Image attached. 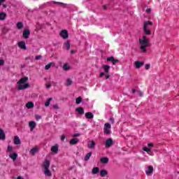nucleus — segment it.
<instances>
[{"label":"nucleus","instance_id":"36","mask_svg":"<svg viewBox=\"0 0 179 179\" xmlns=\"http://www.w3.org/2000/svg\"><path fill=\"white\" fill-rule=\"evenodd\" d=\"M52 66V63H50L48 64H47L45 66V69L46 71H48V69H50V68H51V66Z\"/></svg>","mask_w":179,"mask_h":179},{"label":"nucleus","instance_id":"19","mask_svg":"<svg viewBox=\"0 0 179 179\" xmlns=\"http://www.w3.org/2000/svg\"><path fill=\"white\" fill-rule=\"evenodd\" d=\"M113 145V138H108L106 141V148H110V146Z\"/></svg>","mask_w":179,"mask_h":179},{"label":"nucleus","instance_id":"10","mask_svg":"<svg viewBox=\"0 0 179 179\" xmlns=\"http://www.w3.org/2000/svg\"><path fill=\"white\" fill-rule=\"evenodd\" d=\"M18 47L21 48V50H27V47H26V43L24 41L18 42Z\"/></svg>","mask_w":179,"mask_h":179},{"label":"nucleus","instance_id":"48","mask_svg":"<svg viewBox=\"0 0 179 179\" xmlns=\"http://www.w3.org/2000/svg\"><path fill=\"white\" fill-rule=\"evenodd\" d=\"M66 138V137L64 135H63V136H61V140H62V141H64V139H65Z\"/></svg>","mask_w":179,"mask_h":179},{"label":"nucleus","instance_id":"32","mask_svg":"<svg viewBox=\"0 0 179 179\" xmlns=\"http://www.w3.org/2000/svg\"><path fill=\"white\" fill-rule=\"evenodd\" d=\"M143 150H144V152H146L148 155H150V148H149V147H143Z\"/></svg>","mask_w":179,"mask_h":179},{"label":"nucleus","instance_id":"50","mask_svg":"<svg viewBox=\"0 0 179 179\" xmlns=\"http://www.w3.org/2000/svg\"><path fill=\"white\" fill-rule=\"evenodd\" d=\"M105 77H106V79H108V78H110V75H108V73H106Z\"/></svg>","mask_w":179,"mask_h":179},{"label":"nucleus","instance_id":"6","mask_svg":"<svg viewBox=\"0 0 179 179\" xmlns=\"http://www.w3.org/2000/svg\"><path fill=\"white\" fill-rule=\"evenodd\" d=\"M60 37H62V38H64V40H66V38L69 37V34L68 33V31H66V29L62 30L60 31Z\"/></svg>","mask_w":179,"mask_h":179},{"label":"nucleus","instance_id":"46","mask_svg":"<svg viewBox=\"0 0 179 179\" xmlns=\"http://www.w3.org/2000/svg\"><path fill=\"white\" fill-rule=\"evenodd\" d=\"M52 3H59V5H64V3L52 1Z\"/></svg>","mask_w":179,"mask_h":179},{"label":"nucleus","instance_id":"14","mask_svg":"<svg viewBox=\"0 0 179 179\" xmlns=\"http://www.w3.org/2000/svg\"><path fill=\"white\" fill-rule=\"evenodd\" d=\"M58 150H59L58 145H55L52 146L51 148L52 153H55V155H57V153H58Z\"/></svg>","mask_w":179,"mask_h":179},{"label":"nucleus","instance_id":"1","mask_svg":"<svg viewBox=\"0 0 179 179\" xmlns=\"http://www.w3.org/2000/svg\"><path fill=\"white\" fill-rule=\"evenodd\" d=\"M139 44H140V50H141V52H146L148 50V47H150V43H149V38L148 36H143V37L139 38Z\"/></svg>","mask_w":179,"mask_h":179},{"label":"nucleus","instance_id":"37","mask_svg":"<svg viewBox=\"0 0 179 179\" xmlns=\"http://www.w3.org/2000/svg\"><path fill=\"white\" fill-rule=\"evenodd\" d=\"M13 150V147H12L11 145H8V147H7V151L8 152H12Z\"/></svg>","mask_w":179,"mask_h":179},{"label":"nucleus","instance_id":"25","mask_svg":"<svg viewBox=\"0 0 179 179\" xmlns=\"http://www.w3.org/2000/svg\"><path fill=\"white\" fill-rule=\"evenodd\" d=\"M101 163H103V164H107L108 163V158L107 157H102L100 159Z\"/></svg>","mask_w":179,"mask_h":179},{"label":"nucleus","instance_id":"35","mask_svg":"<svg viewBox=\"0 0 179 179\" xmlns=\"http://www.w3.org/2000/svg\"><path fill=\"white\" fill-rule=\"evenodd\" d=\"M76 104H80L82 103V97L79 96L76 99Z\"/></svg>","mask_w":179,"mask_h":179},{"label":"nucleus","instance_id":"59","mask_svg":"<svg viewBox=\"0 0 179 179\" xmlns=\"http://www.w3.org/2000/svg\"><path fill=\"white\" fill-rule=\"evenodd\" d=\"M148 23H150V22H148Z\"/></svg>","mask_w":179,"mask_h":179},{"label":"nucleus","instance_id":"42","mask_svg":"<svg viewBox=\"0 0 179 179\" xmlns=\"http://www.w3.org/2000/svg\"><path fill=\"white\" fill-rule=\"evenodd\" d=\"M72 136H73V138H77V136H80V134L76 133Z\"/></svg>","mask_w":179,"mask_h":179},{"label":"nucleus","instance_id":"28","mask_svg":"<svg viewBox=\"0 0 179 179\" xmlns=\"http://www.w3.org/2000/svg\"><path fill=\"white\" fill-rule=\"evenodd\" d=\"M52 98H49V99L46 101V102L45 103V107H49V106H50V103H51V101H52Z\"/></svg>","mask_w":179,"mask_h":179},{"label":"nucleus","instance_id":"30","mask_svg":"<svg viewBox=\"0 0 179 179\" xmlns=\"http://www.w3.org/2000/svg\"><path fill=\"white\" fill-rule=\"evenodd\" d=\"M64 46L66 48V50H69V48H71V43H69V41H66L64 43Z\"/></svg>","mask_w":179,"mask_h":179},{"label":"nucleus","instance_id":"20","mask_svg":"<svg viewBox=\"0 0 179 179\" xmlns=\"http://www.w3.org/2000/svg\"><path fill=\"white\" fill-rule=\"evenodd\" d=\"M70 69H72V67L71 66V65H69V64L65 63L63 65V70L64 71H70Z\"/></svg>","mask_w":179,"mask_h":179},{"label":"nucleus","instance_id":"49","mask_svg":"<svg viewBox=\"0 0 179 179\" xmlns=\"http://www.w3.org/2000/svg\"><path fill=\"white\" fill-rule=\"evenodd\" d=\"M153 143H148V148H152Z\"/></svg>","mask_w":179,"mask_h":179},{"label":"nucleus","instance_id":"44","mask_svg":"<svg viewBox=\"0 0 179 179\" xmlns=\"http://www.w3.org/2000/svg\"><path fill=\"white\" fill-rule=\"evenodd\" d=\"M151 11H152V10L150 8H147L145 10L146 13H150Z\"/></svg>","mask_w":179,"mask_h":179},{"label":"nucleus","instance_id":"29","mask_svg":"<svg viewBox=\"0 0 179 179\" xmlns=\"http://www.w3.org/2000/svg\"><path fill=\"white\" fill-rule=\"evenodd\" d=\"M76 111H78V114H85V110H83V108H77Z\"/></svg>","mask_w":179,"mask_h":179},{"label":"nucleus","instance_id":"3","mask_svg":"<svg viewBox=\"0 0 179 179\" xmlns=\"http://www.w3.org/2000/svg\"><path fill=\"white\" fill-rule=\"evenodd\" d=\"M50 161L45 159L44 162H43V167L44 169V173L45 176H48V177H50V176H51V171H50Z\"/></svg>","mask_w":179,"mask_h":179},{"label":"nucleus","instance_id":"43","mask_svg":"<svg viewBox=\"0 0 179 179\" xmlns=\"http://www.w3.org/2000/svg\"><path fill=\"white\" fill-rule=\"evenodd\" d=\"M41 58H42L41 55H37L36 56L35 59L38 60V59H41Z\"/></svg>","mask_w":179,"mask_h":179},{"label":"nucleus","instance_id":"34","mask_svg":"<svg viewBox=\"0 0 179 179\" xmlns=\"http://www.w3.org/2000/svg\"><path fill=\"white\" fill-rule=\"evenodd\" d=\"M66 86H71L72 85V80L71 78H68L66 81Z\"/></svg>","mask_w":179,"mask_h":179},{"label":"nucleus","instance_id":"4","mask_svg":"<svg viewBox=\"0 0 179 179\" xmlns=\"http://www.w3.org/2000/svg\"><path fill=\"white\" fill-rule=\"evenodd\" d=\"M103 132L106 135L111 134V124L110 123H105L103 126Z\"/></svg>","mask_w":179,"mask_h":179},{"label":"nucleus","instance_id":"17","mask_svg":"<svg viewBox=\"0 0 179 179\" xmlns=\"http://www.w3.org/2000/svg\"><path fill=\"white\" fill-rule=\"evenodd\" d=\"M96 147V143L94 141H88V148L89 149H94Z\"/></svg>","mask_w":179,"mask_h":179},{"label":"nucleus","instance_id":"16","mask_svg":"<svg viewBox=\"0 0 179 179\" xmlns=\"http://www.w3.org/2000/svg\"><path fill=\"white\" fill-rule=\"evenodd\" d=\"M22 36L24 38H29V36H30V30L25 29L22 33Z\"/></svg>","mask_w":179,"mask_h":179},{"label":"nucleus","instance_id":"5","mask_svg":"<svg viewBox=\"0 0 179 179\" xmlns=\"http://www.w3.org/2000/svg\"><path fill=\"white\" fill-rule=\"evenodd\" d=\"M152 27V23H145L144 24V31L146 34L150 35V29Z\"/></svg>","mask_w":179,"mask_h":179},{"label":"nucleus","instance_id":"47","mask_svg":"<svg viewBox=\"0 0 179 179\" xmlns=\"http://www.w3.org/2000/svg\"><path fill=\"white\" fill-rule=\"evenodd\" d=\"M104 75H106V73H101L99 74V76H100L101 78H103V76H104Z\"/></svg>","mask_w":179,"mask_h":179},{"label":"nucleus","instance_id":"38","mask_svg":"<svg viewBox=\"0 0 179 179\" xmlns=\"http://www.w3.org/2000/svg\"><path fill=\"white\" fill-rule=\"evenodd\" d=\"M35 119L36 120V121H40V120H41V115H35Z\"/></svg>","mask_w":179,"mask_h":179},{"label":"nucleus","instance_id":"57","mask_svg":"<svg viewBox=\"0 0 179 179\" xmlns=\"http://www.w3.org/2000/svg\"><path fill=\"white\" fill-rule=\"evenodd\" d=\"M140 96H142V92H140Z\"/></svg>","mask_w":179,"mask_h":179},{"label":"nucleus","instance_id":"31","mask_svg":"<svg viewBox=\"0 0 179 179\" xmlns=\"http://www.w3.org/2000/svg\"><path fill=\"white\" fill-rule=\"evenodd\" d=\"M6 17V14L5 13H0V20H4Z\"/></svg>","mask_w":179,"mask_h":179},{"label":"nucleus","instance_id":"23","mask_svg":"<svg viewBox=\"0 0 179 179\" xmlns=\"http://www.w3.org/2000/svg\"><path fill=\"white\" fill-rule=\"evenodd\" d=\"M100 171V169L99 167H94L92 170V174H99V172Z\"/></svg>","mask_w":179,"mask_h":179},{"label":"nucleus","instance_id":"2","mask_svg":"<svg viewBox=\"0 0 179 179\" xmlns=\"http://www.w3.org/2000/svg\"><path fill=\"white\" fill-rule=\"evenodd\" d=\"M27 80H29L28 77H23L17 83L18 90H24L30 87V84L27 83Z\"/></svg>","mask_w":179,"mask_h":179},{"label":"nucleus","instance_id":"56","mask_svg":"<svg viewBox=\"0 0 179 179\" xmlns=\"http://www.w3.org/2000/svg\"><path fill=\"white\" fill-rule=\"evenodd\" d=\"M3 8H6V5H3Z\"/></svg>","mask_w":179,"mask_h":179},{"label":"nucleus","instance_id":"8","mask_svg":"<svg viewBox=\"0 0 179 179\" xmlns=\"http://www.w3.org/2000/svg\"><path fill=\"white\" fill-rule=\"evenodd\" d=\"M143 65H145V62H143L136 61L134 62V66H135L136 69H139L142 68V66H143Z\"/></svg>","mask_w":179,"mask_h":179},{"label":"nucleus","instance_id":"58","mask_svg":"<svg viewBox=\"0 0 179 179\" xmlns=\"http://www.w3.org/2000/svg\"><path fill=\"white\" fill-rule=\"evenodd\" d=\"M71 52H73V50H71Z\"/></svg>","mask_w":179,"mask_h":179},{"label":"nucleus","instance_id":"18","mask_svg":"<svg viewBox=\"0 0 179 179\" xmlns=\"http://www.w3.org/2000/svg\"><path fill=\"white\" fill-rule=\"evenodd\" d=\"M9 158H10V159H12V160H13V162H16V160H17V153L14 152V153L10 154V155H9Z\"/></svg>","mask_w":179,"mask_h":179},{"label":"nucleus","instance_id":"54","mask_svg":"<svg viewBox=\"0 0 179 179\" xmlns=\"http://www.w3.org/2000/svg\"><path fill=\"white\" fill-rule=\"evenodd\" d=\"M110 121H111V122H114V118H110Z\"/></svg>","mask_w":179,"mask_h":179},{"label":"nucleus","instance_id":"53","mask_svg":"<svg viewBox=\"0 0 179 179\" xmlns=\"http://www.w3.org/2000/svg\"><path fill=\"white\" fill-rule=\"evenodd\" d=\"M17 179H24V178H23L22 176H18V177L17 178Z\"/></svg>","mask_w":179,"mask_h":179},{"label":"nucleus","instance_id":"21","mask_svg":"<svg viewBox=\"0 0 179 179\" xmlns=\"http://www.w3.org/2000/svg\"><path fill=\"white\" fill-rule=\"evenodd\" d=\"M69 143L70 145H76L77 143H79V139L76 138H73L70 140Z\"/></svg>","mask_w":179,"mask_h":179},{"label":"nucleus","instance_id":"12","mask_svg":"<svg viewBox=\"0 0 179 179\" xmlns=\"http://www.w3.org/2000/svg\"><path fill=\"white\" fill-rule=\"evenodd\" d=\"M36 122L34 121H31L29 122V127L30 128V131H33L36 127Z\"/></svg>","mask_w":179,"mask_h":179},{"label":"nucleus","instance_id":"51","mask_svg":"<svg viewBox=\"0 0 179 179\" xmlns=\"http://www.w3.org/2000/svg\"><path fill=\"white\" fill-rule=\"evenodd\" d=\"M51 87V84H48L46 85V89H50Z\"/></svg>","mask_w":179,"mask_h":179},{"label":"nucleus","instance_id":"13","mask_svg":"<svg viewBox=\"0 0 179 179\" xmlns=\"http://www.w3.org/2000/svg\"><path fill=\"white\" fill-rule=\"evenodd\" d=\"M6 138V135H5V131H3L2 129L0 127V140L5 141Z\"/></svg>","mask_w":179,"mask_h":179},{"label":"nucleus","instance_id":"7","mask_svg":"<svg viewBox=\"0 0 179 179\" xmlns=\"http://www.w3.org/2000/svg\"><path fill=\"white\" fill-rule=\"evenodd\" d=\"M145 174L148 176H150L152 174H153V167L152 166H149L145 169Z\"/></svg>","mask_w":179,"mask_h":179},{"label":"nucleus","instance_id":"52","mask_svg":"<svg viewBox=\"0 0 179 179\" xmlns=\"http://www.w3.org/2000/svg\"><path fill=\"white\" fill-rule=\"evenodd\" d=\"M2 2H5V0H0V5L2 4Z\"/></svg>","mask_w":179,"mask_h":179},{"label":"nucleus","instance_id":"15","mask_svg":"<svg viewBox=\"0 0 179 179\" xmlns=\"http://www.w3.org/2000/svg\"><path fill=\"white\" fill-rule=\"evenodd\" d=\"M38 152V148L35 147L30 150L29 155H31L32 156H34L36 153Z\"/></svg>","mask_w":179,"mask_h":179},{"label":"nucleus","instance_id":"26","mask_svg":"<svg viewBox=\"0 0 179 179\" xmlns=\"http://www.w3.org/2000/svg\"><path fill=\"white\" fill-rule=\"evenodd\" d=\"M26 107L28 109L33 108L34 107V103H33V102H28L26 104Z\"/></svg>","mask_w":179,"mask_h":179},{"label":"nucleus","instance_id":"45","mask_svg":"<svg viewBox=\"0 0 179 179\" xmlns=\"http://www.w3.org/2000/svg\"><path fill=\"white\" fill-rule=\"evenodd\" d=\"M53 108H55V110H58L59 108L58 105L57 104L53 105Z\"/></svg>","mask_w":179,"mask_h":179},{"label":"nucleus","instance_id":"9","mask_svg":"<svg viewBox=\"0 0 179 179\" xmlns=\"http://www.w3.org/2000/svg\"><path fill=\"white\" fill-rule=\"evenodd\" d=\"M108 62H112V64L113 65H115V64H118V62H120V60L118 59H114V57H108L107 58V60H106Z\"/></svg>","mask_w":179,"mask_h":179},{"label":"nucleus","instance_id":"22","mask_svg":"<svg viewBox=\"0 0 179 179\" xmlns=\"http://www.w3.org/2000/svg\"><path fill=\"white\" fill-rule=\"evenodd\" d=\"M108 175V171L107 170L102 169L100 171L101 177H106V176Z\"/></svg>","mask_w":179,"mask_h":179},{"label":"nucleus","instance_id":"11","mask_svg":"<svg viewBox=\"0 0 179 179\" xmlns=\"http://www.w3.org/2000/svg\"><path fill=\"white\" fill-rule=\"evenodd\" d=\"M14 145H20L22 143V141H20V138L17 136H14L13 139Z\"/></svg>","mask_w":179,"mask_h":179},{"label":"nucleus","instance_id":"40","mask_svg":"<svg viewBox=\"0 0 179 179\" xmlns=\"http://www.w3.org/2000/svg\"><path fill=\"white\" fill-rule=\"evenodd\" d=\"M145 69L149 70L150 69V64H147L145 65Z\"/></svg>","mask_w":179,"mask_h":179},{"label":"nucleus","instance_id":"41","mask_svg":"<svg viewBox=\"0 0 179 179\" xmlns=\"http://www.w3.org/2000/svg\"><path fill=\"white\" fill-rule=\"evenodd\" d=\"M5 64V60L4 59H0V66H2Z\"/></svg>","mask_w":179,"mask_h":179},{"label":"nucleus","instance_id":"39","mask_svg":"<svg viewBox=\"0 0 179 179\" xmlns=\"http://www.w3.org/2000/svg\"><path fill=\"white\" fill-rule=\"evenodd\" d=\"M17 29H22L23 28V24L22 23H17Z\"/></svg>","mask_w":179,"mask_h":179},{"label":"nucleus","instance_id":"55","mask_svg":"<svg viewBox=\"0 0 179 179\" xmlns=\"http://www.w3.org/2000/svg\"><path fill=\"white\" fill-rule=\"evenodd\" d=\"M136 91L135 90H132V92L135 93Z\"/></svg>","mask_w":179,"mask_h":179},{"label":"nucleus","instance_id":"24","mask_svg":"<svg viewBox=\"0 0 179 179\" xmlns=\"http://www.w3.org/2000/svg\"><path fill=\"white\" fill-rule=\"evenodd\" d=\"M85 117L89 120H92V118H93L94 115H93V113L88 112L85 113Z\"/></svg>","mask_w":179,"mask_h":179},{"label":"nucleus","instance_id":"33","mask_svg":"<svg viewBox=\"0 0 179 179\" xmlns=\"http://www.w3.org/2000/svg\"><path fill=\"white\" fill-rule=\"evenodd\" d=\"M92 157V152H88L86 155H85V160L86 162L89 161V159H90V157Z\"/></svg>","mask_w":179,"mask_h":179},{"label":"nucleus","instance_id":"27","mask_svg":"<svg viewBox=\"0 0 179 179\" xmlns=\"http://www.w3.org/2000/svg\"><path fill=\"white\" fill-rule=\"evenodd\" d=\"M103 70L105 71V73H108V71H110V66L108 65H103Z\"/></svg>","mask_w":179,"mask_h":179}]
</instances>
